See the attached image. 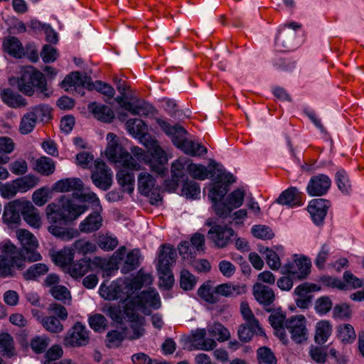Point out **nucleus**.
Returning a JSON list of instances; mask_svg holds the SVG:
<instances>
[{"label":"nucleus","instance_id":"obj_1","mask_svg":"<svg viewBox=\"0 0 364 364\" xmlns=\"http://www.w3.org/2000/svg\"><path fill=\"white\" fill-rule=\"evenodd\" d=\"M16 235L23 250H18L10 242L0 244V277L11 276L14 267L23 269L26 259L29 261L41 259V255L35 251L38 245L36 237L25 229L18 230Z\"/></svg>","mask_w":364,"mask_h":364},{"label":"nucleus","instance_id":"obj_2","mask_svg":"<svg viewBox=\"0 0 364 364\" xmlns=\"http://www.w3.org/2000/svg\"><path fill=\"white\" fill-rule=\"evenodd\" d=\"M86 205L77 204L72 200L60 203H51L46 208V216L49 225L48 231L55 237L70 241L79 235L78 230L63 226L77 219L87 210Z\"/></svg>","mask_w":364,"mask_h":364},{"label":"nucleus","instance_id":"obj_3","mask_svg":"<svg viewBox=\"0 0 364 364\" xmlns=\"http://www.w3.org/2000/svg\"><path fill=\"white\" fill-rule=\"evenodd\" d=\"M157 124L171 139L172 142L185 154L191 156H200L207 153V149L200 143L186 138L188 132L181 125H171L167 122L157 118Z\"/></svg>","mask_w":364,"mask_h":364},{"label":"nucleus","instance_id":"obj_4","mask_svg":"<svg viewBox=\"0 0 364 364\" xmlns=\"http://www.w3.org/2000/svg\"><path fill=\"white\" fill-rule=\"evenodd\" d=\"M149 138H151L148 136ZM144 144L151 151L152 159L141 148L133 146L131 148V153L136 159L137 162L149 164L151 169L159 175H162L166 171L164 164L167 162V156L164 151L159 146L157 141L150 139Z\"/></svg>","mask_w":364,"mask_h":364},{"label":"nucleus","instance_id":"obj_5","mask_svg":"<svg viewBox=\"0 0 364 364\" xmlns=\"http://www.w3.org/2000/svg\"><path fill=\"white\" fill-rule=\"evenodd\" d=\"M107 146L105 150L107 158L114 164H119L122 167L132 169H140V165L132 154L126 151L119 142V138L114 133L107 135Z\"/></svg>","mask_w":364,"mask_h":364},{"label":"nucleus","instance_id":"obj_6","mask_svg":"<svg viewBox=\"0 0 364 364\" xmlns=\"http://www.w3.org/2000/svg\"><path fill=\"white\" fill-rule=\"evenodd\" d=\"M13 80H15L18 90L27 96L33 95L34 87L40 89L41 93L45 97L50 96L44 75L40 71L33 70L32 68H27L21 73V77L11 80V84Z\"/></svg>","mask_w":364,"mask_h":364},{"label":"nucleus","instance_id":"obj_7","mask_svg":"<svg viewBox=\"0 0 364 364\" xmlns=\"http://www.w3.org/2000/svg\"><path fill=\"white\" fill-rule=\"evenodd\" d=\"M240 312L245 323L238 328L237 333L240 339L244 342L249 341L254 334L262 335L264 333L259 321L255 318L246 301L240 304Z\"/></svg>","mask_w":364,"mask_h":364},{"label":"nucleus","instance_id":"obj_8","mask_svg":"<svg viewBox=\"0 0 364 364\" xmlns=\"http://www.w3.org/2000/svg\"><path fill=\"white\" fill-rule=\"evenodd\" d=\"M311 259L304 255H294L293 261L285 264L282 267V274L289 275L294 279L301 280L311 272Z\"/></svg>","mask_w":364,"mask_h":364},{"label":"nucleus","instance_id":"obj_9","mask_svg":"<svg viewBox=\"0 0 364 364\" xmlns=\"http://www.w3.org/2000/svg\"><path fill=\"white\" fill-rule=\"evenodd\" d=\"M90 340L89 330L82 323L76 322L67 332L64 345L67 347L80 348L87 346Z\"/></svg>","mask_w":364,"mask_h":364},{"label":"nucleus","instance_id":"obj_10","mask_svg":"<svg viewBox=\"0 0 364 364\" xmlns=\"http://www.w3.org/2000/svg\"><path fill=\"white\" fill-rule=\"evenodd\" d=\"M91 179L96 187L107 191L112 184V172L104 161L96 160Z\"/></svg>","mask_w":364,"mask_h":364},{"label":"nucleus","instance_id":"obj_11","mask_svg":"<svg viewBox=\"0 0 364 364\" xmlns=\"http://www.w3.org/2000/svg\"><path fill=\"white\" fill-rule=\"evenodd\" d=\"M134 306L135 311H143L146 306L152 307L155 309L161 306L160 296L155 289H149L142 291L139 295L129 299L125 305Z\"/></svg>","mask_w":364,"mask_h":364},{"label":"nucleus","instance_id":"obj_12","mask_svg":"<svg viewBox=\"0 0 364 364\" xmlns=\"http://www.w3.org/2000/svg\"><path fill=\"white\" fill-rule=\"evenodd\" d=\"M306 320L302 315L292 316L286 320L285 328L289 331L291 339L296 343H302L308 338Z\"/></svg>","mask_w":364,"mask_h":364},{"label":"nucleus","instance_id":"obj_13","mask_svg":"<svg viewBox=\"0 0 364 364\" xmlns=\"http://www.w3.org/2000/svg\"><path fill=\"white\" fill-rule=\"evenodd\" d=\"M209 239L218 248H223L232 241L234 230L228 226L215 225L210 228L208 232Z\"/></svg>","mask_w":364,"mask_h":364},{"label":"nucleus","instance_id":"obj_14","mask_svg":"<svg viewBox=\"0 0 364 364\" xmlns=\"http://www.w3.org/2000/svg\"><path fill=\"white\" fill-rule=\"evenodd\" d=\"M124 311L125 318L131 322V328L133 331V335L131 336V338L137 339L140 338L144 332V329L143 328L144 323V317L139 316L138 312L135 311L132 304L129 305H125Z\"/></svg>","mask_w":364,"mask_h":364},{"label":"nucleus","instance_id":"obj_15","mask_svg":"<svg viewBox=\"0 0 364 364\" xmlns=\"http://www.w3.org/2000/svg\"><path fill=\"white\" fill-rule=\"evenodd\" d=\"M331 181L324 174L313 176L307 187V193L311 196H320L324 195L330 188Z\"/></svg>","mask_w":364,"mask_h":364},{"label":"nucleus","instance_id":"obj_16","mask_svg":"<svg viewBox=\"0 0 364 364\" xmlns=\"http://www.w3.org/2000/svg\"><path fill=\"white\" fill-rule=\"evenodd\" d=\"M188 159L179 158L171 165V172L172 181L166 185L170 191H173L178 186V181L185 176L186 171L188 172Z\"/></svg>","mask_w":364,"mask_h":364},{"label":"nucleus","instance_id":"obj_17","mask_svg":"<svg viewBox=\"0 0 364 364\" xmlns=\"http://www.w3.org/2000/svg\"><path fill=\"white\" fill-rule=\"evenodd\" d=\"M329 206L330 202L323 198L314 199L310 201L308 211L314 223L320 225L323 223Z\"/></svg>","mask_w":364,"mask_h":364},{"label":"nucleus","instance_id":"obj_18","mask_svg":"<svg viewBox=\"0 0 364 364\" xmlns=\"http://www.w3.org/2000/svg\"><path fill=\"white\" fill-rule=\"evenodd\" d=\"M24 200H16L9 203L4 207L3 220L11 225L18 224L21 221L20 213L22 214Z\"/></svg>","mask_w":364,"mask_h":364},{"label":"nucleus","instance_id":"obj_19","mask_svg":"<svg viewBox=\"0 0 364 364\" xmlns=\"http://www.w3.org/2000/svg\"><path fill=\"white\" fill-rule=\"evenodd\" d=\"M153 278L151 274L145 273L140 269L133 279L124 283V289L127 297H130L135 291L140 289L144 285L151 284Z\"/></svg>","mask_w":364,"mask_h":364},{"label":"nucleus","instance_id":"obj_20","mask_svg":"<svg viewBox=\"0 0 364 364\" xmlns=\"http://www.w3.org/2000/svg\"><path fill=\"white\" fill-rule=\"evenodd\" d=\"M102 210L95 211L87 216L79 224V231L83 233H91L97 231L103 224V218L100 214Z\"/></svg>","mask_w":364,"mask_h":364},{"label":"nucleus","instance_id":"obj_21","mask_svg":"<svg viewBox=\"0 0 364 364\" xmlns=\"http://www.w3.org/2000/svg\"><path fill=\"white\" fill-rule=\"evenodd\" d=\"M22 215L24 220L31 227L39 229L42 225L41 217L39 210L35 208L31 202L24 200Z\"/></svg>","mask_w":364,"mask_h":364},{"label":"nucleus","instance_id":"obj_22","mask_svg":"<svg viewBox=\"0 0 364 364\" xmlns=\"http://www.w3.org/2000/svg\"><path fill=\"white\" fill-rule=\"evenodd\" d=\"M2 102L12 108H20L27 105L26 100L11 88L2 89L0 92Z\"/></svg>","mask_w":364,"mask_h":364},{"label":"nucleus","instance_id":"obj_23","mask_svg":"<svg viewBox=\"0 0 364 364\" xmlns=\"http://www.w3.org/2000/svg\"><path fill=\"white\" fill-rule=\"evenodd\" d=\"M100 294L102 297L108 300L125 299L127 301L129 297H127L124 287H122L117 283H112L109 286L102 284L100 288Z\"/></svg>","mask_w":364,"mask_h":364},{"label":"nucleus","instance_id":"obj_24","mask_svg":"<svg viewBox=\"0 0 364 364\" xmlns=\"http://www.w3.org/2000/svg\"><path fill=\"white\" fill-rule=\"evenodd\" d=\"M252 291L255 299L261 304L269 305L274 301V291L266 285L255 283Z\"/></svg>","mask_w":364,"mask_h":364},{"label":"nucleus","instance_id":"obj_25","mask_svg":"<svg viewBox=\"0 0 364 364\" xmlns=\"http://www.w3.org/2000/svg\"><path fill=\"white\" fill-rule=\"evenodd\" d=\"M135 169L122 167L117 173V180L123 191L132 193L134 188V174L133 171Z\"/></svg>","mask_w":364,"mask_h":364},{"label":"nucleus","instance_id":"obj_26","mask_svg":"<svg viewBox=\"0 0 364 364\" xmlns=\"http://www.w3.org/2000/svg\"><path fill=\"white\" fill-rule=\"evenodd\" d=\"M277 203L290 207L301 205V194L295 187H291L283 191L277 199Z\"/></svg>","mask_w":364,"mask_h":364},{"label":"nucleus","instance_id":"obj_27","mask_svg":"<svg viewBox=\"0 0 364 364\" xmlns=\"http://www.w3.org/2000/svg\"><path fill=\"white\" fill-rule=\"evenodd\" d=\"M174 262L168 261L167 259H158V271L159 278L163 282L161 285L167 289H170L174 282L173 276L171 271V266Z\"/></svg>","mask_w":364,"mask_h":364},{"label":"nucleus","instance_id":"obj_28","mask_svg":"<svg viewBox=\"0 0 364 364\" xmlns=\"http://www.w3.org/2000/svg\"><path fill=\"white\" fill-rule=\"evenodd\" d=\"M83 182L78 178H69L58 181L53 186V190L56 192L65 193L83 189Z\"/></svg>","mask_w":364,"mask_h":364},{"label":"nucleus","instance_id":"obj_29","mask_svg":"<svg viewBox=\"0 0 364 364\" xmlns=\"http://www.w3.org/2000/svg\"><path fill=\"white\" fill-rule=\"evenodd\" d=\"M88 109L98 120L110 122L114 119V112L105 105L92 102L89 105Z\"/></svg>","mask_w":364,"mask_h":364},{"label":"nucleus","instance_id":"obj_30","mask_svg":"<svg viewBox=\"0 0 364 364\" xmlns=\"http://www.w3.org/2000/svg\"><path fill=\"white\" fill-rule=\"evenodd\" d=\"M206 331L198 329L193 333V343L197 349L210 350L216 346V342L212 338H205Z\"/></svg>","mask_w":364,"mask_h":364},{"label":"nucleus","instance_id":"obj_31","mask_svg":"<svg viewBox=\"0 0 364 364\" xmlns=\"http://www.w3.org/2000/svg\"><path fill=\"white\" fill-rule=\"evenodd\" d=\"M126 127L128 132L135 137H140L141 141L144 144V142H146L149 139L146 138V136L144 135V133L147 130L146 125L140 119H129L126 123Z\"/></svg>","mask_w":364,"mask_h":364},{"label":"nucleus","instance_id":"obj_32","mask_svg":"<svg viewBox=\"0 0 364 364\" xmlns=\"http://www.w3.org/2000/svg\"><path fill=\"white\" fill-rule=\"evenodd\" d=\"M137 181L139 191L142 195L149 196L155 189L156 180L147 172H141L138 176Z\"/></svg>","mask_w":364,"mask_h":364},{"label":"nucleus","instance_id":"obj_33","mask_svg":"<svg viewBox=\"0 0 364 364\" xmlns=\"http://www.w3.org/2000/svg\"><path fill=\"white\" fill-rule=\"evenodd\" d=\"M217 296L230 297L235 296L245 292V287L232 283H224L215 287Z\"/></svg>","mask_w":364,"mask_h":364},{"label":"nucleus","instance_id":"obj_34","mask_svg":"<svg viewBox=\"0 0 364 364\" xmlns=\"http://www.w3.org/2000/svg\"><path fill=\"white\" fill-rule=\"evenodd\" d=\"M73 198L79 200L81 202L87 203L92 207L94 210H102L100 201L97 195L90 191L89 188L78 192L73 193Z\"/></svg>","mask_w":364,"mask_h":364},{"label":"nucleus","instance_id":"obj_35","mask_svg":"<svg viewBox=\"0 0 364 364\" xmlns=\"http://www.w3.org/2000/svg\"><path fill=\"white\" fill-rule=\"evenodd\" d=\"M4 50L11 56L17 58L24 55V48L20 41L16 37H9L3 43Z\"/></svg>","mask_w":364,"mask_h":364},{"label":"nucleus","instance_id":"obj_36","mask_svg":"<svg viewBox=\"0 0 364 364\" xmlns=\"http://www.w3.org/2000/svg\"><path fill=\"white\" fill-rule=\"evenodd\" d=\"M52 258L56 265L63 268H68L73 261L74 252L70 248H64L54 253Z\"/></svg>","mask_w":364,"mask_h":364},{"label":"nucleus","instance_id":"obj_37","mask_svg":"<svg viewBox=\"0 0 364 364\" xmlns=\"http://www.w3.org/2000/svg\"><path fill=\"white\" fill-rule=\"evenodd\" d=\"M332 331L331 325L328 321H321L317 323L316 333L314 336L315 342L318 344H323L330 336Z\"/></svg>","mask_w":364,"mask_h":364},{"label":"nucleus","instance_id":"obj_38","mask_svg":"<svg viewBox=\"0 0 364 364\" xmlns=\"http://www.w3.org/2000/svg\"><path fill=\"white\" fill-rule=\"evenodd\" d=\"M90 268V262L86 259H80L76 262H71L68 267V272L75 279L83 277Z\"/></svg>","mask_w":364,"mask_h":364},{"label":"nucleus","instance_id":"obj_39","mask_svg":"<svg viewBox=\"0 0 364 364\" xmlns=\"http://www.w3.org/2000/svg\"><path fill=\"white\" fill-rule=\"evenodd\" d=\"M285 315L279 311L272 313L269 317L270 324L277 331V334L280 336L281 339H284L283 330L285 328Z\"/></svg>","mask_w":364,"mask_h":364},{"label":"nucleus","instance_id":"obj_40","mask_svg":"<svg viewBox=\"0 0 364 364\" xmlns=\"http://www.w3.org/2000/svg\"><path fill=\"white\" fill-rule=\"evenodd\" d=\"M41 325L48 332L58 333L63 331L60 321L53 315L46 316L42 319Z\"/></svg>","mask_w":364,"mask_h":364},{"label":"nucleus","instance_id":"obj_41","mask_svg":"<svg viewBox=\"0 0 364 364\" xmlns=\"http://www.w3.org/2000/svg\"><path fill=\"white\" fill-rule=\"evenodd\" d=\"M208 334L215 338L219 341H225L229 339V331L219 323H214L207 328Z\"/></svg>","mask_w":364,"mask_h":364},{"label":"nucleus","instance_id":"obj_42","mask_svg":"<svg viewBox=\"0 0 364 364\" xmlns=\"http://www.w3.org/2000/svg\"><path fill=\"white\" fill-rule=\"evenodd\" d=\"M0 351L8 357L15 354L14 341L9 333L0 334Z\"/></svg>","mask_w":364,"mask_h":364},{"label":"nucleus","instance_id":"obj_43","mask_svg":"<svg viewBox=\"0 0 364 364\" xmlns=\"http://www.w3.org/2000/svg\"><path fill=\"white\" fill-rule=\"evenodd\" d=\"M37 120L38 119L31 111L26 113L21 118L19 132L23 134L31 133L33 130Z\"/></svg>","mask_w":364,"mask_h":364},{"label":"nucleus","instance_id":"obj_44","mask_svg":"<svg viewBox=\"0 0 364 364\" xmlns=\"http://www.w3.org/2000/svg\"><path fill=\"white\" fill-rule=\"evenodd\" d=\"M55 165L53 160L49 157L41 156L36 161V170L40 173L49 176L55 171Z\"/></svg>","mask_w":364,"mask_h":364},{"label":"nucleus","instance_id":"obj_45","mask_svg":"<svg viewBox=\"0 0 364 364\" xmlns=\"http://www.w3.org/2000/svg\"><path fill=\"white\" fill-rule=\"evenodd\" d=\"M188 173L191 177L198 180H205L209 175L207 168L202 164H193L188 159Z\"/></svg>","mask_w":364,"mask_h":364},{"label":"nucleus","instance_id":"obj_46","mask_svg":"<svg viewBox=\"0 0 364 364\" xmlns=\"http://www.w3.org/2000/svg\"><path fill=\"white\" fill-rule=\"evenodd\" d=\"M140 252L134 249L130 251L125 259L124 264L122 269L123 273H127L136 269L139 266Z\"/></svg>","mask_w":364,"mask_h":364},{"label":"nucleus","instance_id":"obj_47","mask_svg":"<svg viewBox=\"0 0 364 364\" xmlns=\"http://www.w3.org/2000/svg\"><path fill=\"white\" fill-rule=\"evenodd\" d=\"M198 295L205 301L214 304L218 301L215 287H211L209 282L204 284L198 290Z\"/></svg>","mask_w":364,"mask_h":364},{"label":"nucleus","instance_id":"obj_48","mask_svg":"<svg viewBox=\"0 0 364 364\" xmlns=\"http://www.w3.org/2000/svg\"><path fill=\"white\" fill-rule=\"evenodd\" d=\"M50 341V338L46 335L35 336L31 339L30 346L36 353H41L46 350Z\"/></svg>","mask_w":364,"mask_h":364},{"label":"nucleus","instance_id":"obj_49","mask_svg":"<svg viewBox=\"0 0 364 364\" xmlns=\"http://www.w3.org/2000/svg\"><path fill=\"white\" fill-rule=\"evenodd\" d=\"M124 330H112L107 333L106 346L108 348H117L125 338Z\"/></svg>","mask_w":364,"mask_h":364},{"label":"nucleus","instance_id":"obj_50","mask_svg":"<svg viewBox=\"0 0 364 364\" xmlns=\"http://www.w3.org/2000/svg\"><path fill=\"white\" fill-rule=\"evenodd\" d=\"M72 246L73 252H77L83 255L92 253L96 250V246L94 243L84 239L76 240Z\"/></svg>","mask_w":364,"mask_h":364},{"label":"nucleus","instance_id":"obj_51","mask_svg":"<svg viewBox=\"0 0 364 364\" xmlns=\"http://www.w3.org/2000/svg\"><path fill=\"white\" fill-rule=\"evenodd\" d=\"M48 271V267L45 264L37 263L31 265L24 273L23 277L26 280L34 279L35 278L45 274Z\"/></svg>","mask_w":364,"mask_h":364},{"label":"nucleus","instance_id":"obj_52","mask_svg":"<svg viewBox=\"0 0 364 364\" xmlns=\"http://www.w3.org/2000/svg\"><path fill=\"white\" fill-rule=\"evenodd\" d=\"M245 196V193L243 190H235L228 196L226 198L227 205H229L232 210L240 207L243 203Z\"/></svg>","mask_w":364,"mask_h":364},{"label":"nucleus","instance_id":"obj_53","mask_svg":"<svg viewBox=\"0 0 364 364\" xmlns=\"http://www.w3.org/2000/svg\"><path fill=\"white\" fill-rule=\"evenodd\" d=\"M257 355L259 364H277L274 353L267 347L259 348L257 351Z\"/></svg>","mask_w":364,"mask_h":364},{"label":"nucleus","instance_id":"obj_54","mask_svg":"<svg viewBox=\"0 0 364 364\" xmlns=\"http://www.w3.org/2000/svg\"><path fill=\"white\" fill-rule=\"evenodd\" d=\"M90 328L95 332H102L105 330L107 324V318L100 314L92 315L88 318Z\"/></svg>","mask_w":364,"mask_h":364},{"label":"nucleus","instance_id":"obj_55","mask_svg":"<svg viewBox=\"0 0 364 364\" xmlns=\"http://www.w3.org/2000/svg\"><path fill=\"white\" fill-rule=\"evenodd\" d=\"M200 193V188L198 183L193 181H187L182 188V194L187 198L196 199Z\"/></svg>","mask_w":364,"mask_h":364},{"label":"nucleus","instance_id":"obj_56","mask_svg":"<svg viewBox=\"0 0 364 364\" xmlns=\"http://www.w3.org/2000/svg\"><path fill=\"white\" fill-rule=\"evenodd\" d=\"M14 182L19 192H26L37 185L38 179L33 176L28 175L16 179Z\"/></svg>","mask_w":364,"mask_h":364},{"label":"nucleus","instance_id":"obj_57","mask_svg":"<svg viewBox=\"0 0 364 364\" xmlns=\"http://www.w3.org/2000/svg\"><path fill=\"white\" fill-rule=\"evenodd\" d=\"M228 191L225 185L214 183L213 188L210 190L208 197L214 202H220Z\"/></svg>","mask_w":364,"mask_h":364},{"label":"nucleus","instance_id":"obj_58","mask_svg":"<svg viewBox=\"0 0 364 364\" xmlns=\"http://www.w3.org/2000/svg\"><path fill=\"white\" fill-rule=\"evenodd\" d=\"M50 292L55 299L60 300L64 304H66V301H70L71 299L70 291L64 286H54L50 289Z\"/></svg>","mask_w":364,"mask_h":364},{"label":"nucleus","instance_id":"obj_59","mask_svg":"<svg viewBox=\"0 0 364 364\" xmlns=\"http://www.w3.org/2000/svg\"><path fill=\"white\" fill-rule=\"evenodd\" d=\"M338 337L342 341L350 342L355 338V333L350 324H343L338 327Z\"/></svg>","mask_w":364,"mask_h":364},{"label":"nucleus","instance_id":"obj_60","mask_svg":"<svg viewBox=\"0 0 364 364\" xmlns=\"http://www.w3.org/2000/svg\"><path fill=\"white\" fill-rule=\"evenodd\" d=\"M118 245L117 237L111 235H101L99 237L98 245L99 247L106 251L113 250Z\"/></svg>","mask_w":364,"mask_h":364},{"label":"nucleus","instance_id":"obj_61","mask_svg":"<svg viewBox=\"0 0 364 364\" xmlns=\"http://www.w3.org/2000/svg\"><path fill=\"white\" fill-rule=\"evenodd\" d=\"M196 284V279L194 275L188 270L183 269L181 272L180 284L184 290L192 289Z\"/></svg>","mask_w":364,"mask_h":364},{"label":"nucleus","instance_id":"obj_62","mask_svg":"<svg viewBox=\"0 0 364 364\" xmlns=\"http://www.w3.org/2000/svg\"><path fill=\"white\" fill-rule=\"evenodd\" d=\"M80 73L79 72H73L67 75L61 82V87L65 90L75 87V88L80 87Z\"/></svg>","mask_w":364,"mask_h":364},{"label":"nucleus","instance_id":"obj_63","mask_svg":"<svg viewBox=\"0 0 364 364\" xmlns=\"http://www.w3.org/2000/svg\"><path fill=\"white\" fill-rule=\"evenodd\" d=\"M252 232L255 237L262 240H270L274 234L272 230L264 225H255L252 228Z\"/></svg>","mask_w":364,"mask_h":364},{"label":"nucleus","instance_id":"obj_64","mask_svg":"<svg viewBox=\"0 0 364 364\" xmlns=\"http://www.w3.org/2000/svg\"><path fill=\"white\" fill-rule=\"evenodd\" d=\"M178 251L183 259H191L196 257L197 252L190 242L183 241L178 245Z\"/></svg>","mask_w":364,"mask_h":364}]
</instances>
